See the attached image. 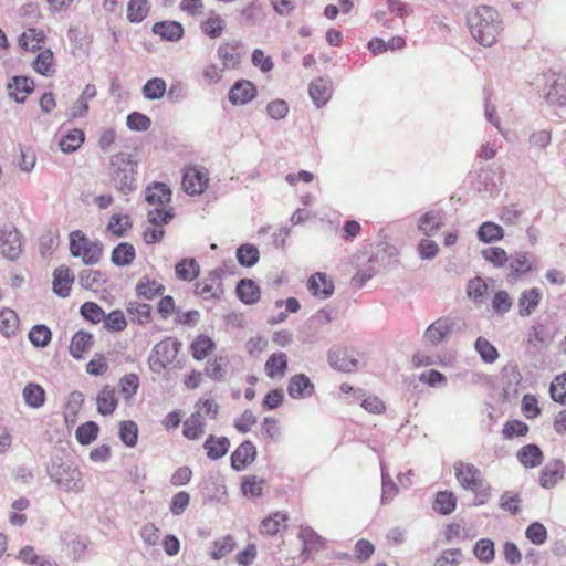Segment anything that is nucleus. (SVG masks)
I'll use <instances>...</instances> for the list:
<instances>
[{"label":"nucleus","instance_id":"obj_1","mask_svg":"<svg viewBox=\"0 0 566 566\" xmlns=\"http://www.w3.org/2000/svg\"><path fill=\"white\" fill-rule=\"evenodd\" d=\"M453 469L461 488L473 493L474 505H483L490 501L492 486L478 467L469 462L457 461Z\"/></svg>","mask_w":566,"mask_h":566},{"label":"nucleus","instance_id":"obj_2","mask_svg":"<svg viewBox=\"0 0 566 566\" xmlns=\"http://www.w3.org/2000/svg\"><path fill=\"white\" fill-rule=\"evenodd\" d=\"M472 36L483 46L493 45L502 30L499 13L491 7H479L469 18Z\"/></svg>","mask_w":566,"mask_h":566},{"label":"nucleus","instance_id":"obj_3","mask_svg":"<svg viewBox=\"0 0 566 566\" xmlns=\"http://www.w3.org/2000/svg\"><path fill=\"white\" fill-rule=\"evenodd\" d=\"M137 165L127 155L117 154L112 157L109 177L114 187L129 193L136 188Z\"/></svg>","mask_w":566,"mask_h":566},{"label":"nucleus","instance_id":"obj_4","mask_svg":"<svg viewBox=\"0 0 566 566\" xmlns=\"http://www.w3.org/2000/svg\"><path fill=\"white\" fill-rule=\"evenodd\" d=\"M180 348L181 343L172 337H167L157 343L148 357V366L150 370L159 375L172 366Z\"/></svg>","mask_w":566,"mask_h":566},{"label":"nucleus","instance_id":"obj_5","mask_svg":"<svg viewBox=\"0 0 566 566\" xmlns=\"http://www.w3.org/2000/svg\"><path fill=\"white\" fill-rule=\"evenodd\" d=\"M70 252L73 256L81 258L85 264H96L103 255V245L76 230L70 234Z\"/></svg>","mask_w":566,"mask_h":566},{"label":"nucleus","instance_id":"obj_6","mask_svg":"<svg viewBox=\"0 0 566 566\" xmlns=\"http://www.w3.org/2000/svg\"><path fill=\"white\" fill-rule=\"evenodd\" d=\"M148 221L151 227H147L143 232V240L146 244H154L160 242L165 237L164 224H168L175 217L174 209H158L149 210Z\"/></svg>","mask_w":566,"mask_h":566},{"label":"nucleus","instance_id":"obj_7","mask_svg":"<svg viewBox=\"0 0 566 566\" xmlns=\"http://www.w3.org/2000/svg\"><path fill=\"white\" fill-rule=\"evenodd\" d=\"M209 184L208 172L198 166H187L182 172L181 186L186 193L196 196L202 193Z\"/></svg>","mask_w":566,"mask_h":566},{"label":"nucleus","instance_id":"obj_8","mask_svg":"<svg viewBox=\"0 0 566 566\" xmlns=\"http://www.w3.org/2000/svg\"><path fill=\"white\" fill-rule=\"evenodd\" d=\"M298 539L303 544V548L300 554L303 562L313 558L315 554L326 547L325 538L318 535L311 526H300Z\"/></svg>","mask_w":566,"mask_h":566},{"label":"nucleus","instance_id":"obj_9","mask_svg":"<svg viewBox=\"0 0 566 566\" xmlns=\"http://www.w3.org/2000/svg\"><path fill=\"white\" fill-rule=\"evenodd\" d=\"M329 365L343 373H353L358 369V359L354 350L346 346H336L328 353Z\"/></svg>","mask_w":566,"mask_h":566},{"label":"nucleus","instance_id":"obj_10","mask_svg":"<svg viewBox=\"0 0 566 566\" xmlns=\"http://www.w3.org/2000/svg\"><path fill=\"white\" fill-rule=\"evenodd\" d=\"M0 250L10 260L18 259L22 252L21 234L11 224L4 226L0 230Z\"/></svg>","mask_w":566,"mask_h":566},{"label":"nucleus","instance_id":"obj_11","mask_svg":"<svg viewBox=\"0 0 566 566\" xmlns=\"http://www.w3.org/2000/svg\"><path fill=\"white\" fill-rule=\"evenodd\" d=\"M217 56L227 70L237 69L244 56L242 42L238 40L222 42L218 46Z\"/></svg>","mask_w":566,"mask_h":566},{"label":"nucleus","instance_id":"obj_12","mask_svg":"<svg viewBox=\"0 0 566 566\" xmlns=\"http://www.w3.org/2000/svg\"><path fill=\"white\" fill-rule=\"evenodd\" d=\"M46 40L48 35L43 29L32 27L20 34L18 44L23 51L34 53L45 49Z\"/></svg>","mask_w":566,"mask_h":566},{"label":"nucleus","instance_id":"obj_13","mask_svg":"<svg viewBox=\"0 0 566 566\" xmlns=\"http://www.w3.org/2000/svg\"><path fill=\"white\" fill-rule=\"evenodd\" d=\"M171 190L164 182H153L146 188V201L158 209H174L169 206L171 201Z\"/></svg>","mask_w":566,"mask_h":566},{"label":"nucleus","instance_id":"obj_14","mask_svg":"<svg viewBox=\"0 0 566 566\" xmlns=\"http://www.w3.org/2000/svg\"><path fill=\"white\" fill-rule=\"evenodd\" d=\"M151 32L163 41L177 42L182 39L185 29L178 21L164 20L155 22L151 27Z\"/></svg>","mask_w":566,"mask_h":566},{"label":"nucleus","instance_id":"obj_15","mask_svg":"<svg viewBox=\"0 0 566 566\" xmlns=\"http://www.w3.org/2000/svg\"><path fill=\"white\" fill-rule=\"evenodd\" d=\"M307 290L314 297L326 300L334 294L335 286L326 273L316 272L308 277Z\"/></svg>","mask_w":566,"mask_h":566},{"label":"nucleus","instance_id":"obj_16","mask_svg":"<svg viewBox=\"0 0 566 566\" xmlns=\"http://www.w3.org/2000/svg\"><path fill=\"white\" fill-rule=\"evenodd\" d=\"M256 458V448L255 446L245 440L241 444L237 447V449L231 454V467L235 471H242L250 464L254 462Z\"/></svg>","mask_w":566,"mask_h":566},{"label":"nucleus","instance_id":"obj_17","mask_svg":"<svg viewBox=\"0 0 566 566\" xmlns=\"http://www.w3.org/2000/svg\"><path fill=\"white\" fill-rule=\"evenodd\" d=\"M536 269L535 258L527 252H517L510 262V280H516Z\"/></svg>","mask_w":566,"mask_h":566},{"label":"nucleus","instance_id":"obj_18","mask_svg":"<svg viewBox=\"0 0 566 566\" xmlns=\"http://www.w3.org/2000/svg\"><path fill=\"white\" fill-rule=\"evenodd\" d=\"M255 85L248 80L237 81L229 91V101L232 105H243L252 101L256 95Z\"/></svg>","mask_w":566,"mask_h":566},{"label":"nucleus","instance_id":"obj_19","mask_svg":"<svg viewBox=\"0 0 566 566\" xmlns=\"http://www.w3.org/2000/svg\"><path fill=\"white\" fill-rule=\"evenodd\" d=\"M8 93L18 103H24L34 91V82L28 76H13L8 85Z\"/></svg>","mask_w":566,"mask_h":566},{"label":"nucleus","instance_id":"obj_20","mask_svg":"<svg viewBox=\"0 0 566 566\" xmlns=\"http://www.w3.org/2000/svg\"><path fill=\"white\" fill-rule=\"evenodd\" d=\"M315 386L304 374L292 376L287 384V394L293 399L311 397L314 394Z\"/></svg>","mask_w":566,"mask_h":566},{"label":"nucleus","instance_id":"obj_21","mask_svg":"<svg viewBox=\"0 0 566 566\" xmlns=\"http://www.w3.org/2000/svg\"><path fill=\"white\" fill-rule=\"evenodd\" d=\"M195 294L203 300H218L223 294L221 280L216 275H210L196 283Z\"/></svg>","mask_w":566,"mask_h":566},{"label":"nucleus","instance_id":"obj_22","mask_svg":"<svg viewBox=\"0 0 566 566\" xmlns=\"http://www.w3.org/2000/svg\"><path fill=\"white\" fill-rule=\"evenodd\" d=\"M118 405L116 389L111 385H105L97 392L96 408L99 415L111 416L115 412Z\"/></svg>","mask_w":566,"mask_h":566},{"label":"nucleus","instance_id":"obj_23","mask_svg":"<svg viewBox=\"0 0 566 566\" xmlns=\"http://www.w3.org/2000/svg\"><path fill=\"white\" fill-rule=\"evenodd\" d=\"M74 283V275L69 266L61 265L53 273V291L61 297H67Z\"/></svg>","mask_w":566,"mask_h":566},{"label":"nucleus","instance_id":"obj_24","mask_svg":"<svg viewBox=\"0 0 566 566\" xmlns=\"http://www.w3.org/2000/svg\"><path fill=\"white\" fill-rule=\"evenodd\" d=\"M565 467L562 461H553L547 463L539 472L538 482L544 489L554 488L559 481L563 480Z\"/></svg>","mask_w":566,"mask_h":566},{"label":"nucleus","instance_id":"obj_25","mask_svg":"<svg viewBox=\"0 0 566 566\" xmlns=\"http://www.w3.org/2000/svg\"><path fill=\"white\" fill-rule=\"evenodd\" d=\"M31 66L34 72L42 76H53L56 72V63L53 51L49 48H45L38 52V55L31 63Z\"/></svg>","mask_w":566,"mask_h":566},{"label":"nucleus","instance_id":"obj_26","mask_svg":"<svg viewBox=\"0 0 566 566\" xmlns=\"http://www.w3.org/2000/svg\"><path fill=\"white\" fill-rule=\"evenodd\" d=\"M453 325L448 317L438 318L426 329V340L431 345H438L452 332Z\"/></svg>","mask_w":566,"mask_h":566},{"label":"nucleus","instance_id":"obj_27","mask_svg":"<svg viewBox=\"0 0 566 566\" xmlns=\"http://www.w3.org/2000/svg\"><path fill=\"white\" fill-rule=\"evenodd\" d=\"M289 515L283 512H274L264 517L260 524V533L266 536H275L282 530L287 528Z\"/></svg>","mask_w":566,"mask_h":566},{"label":"nucleus","instance_id":"obj_28","mask_svg":"<svg viewBox=\"0 0 566 566\" xmlns=\"http://www.w3.org/2000/svg\"><path fill=\"white\" fill-rule=\"evenodd\" d=\"M206 454L211 460L224 457L230 449V441L227 437L209 434L203 443Z\"/></svg>","mask_w":566,"mask_h":566},{"label":"nucleus","instance_id":"obj_29","mask_svg":"<svg viewBox=\"0 0 566 566\" xmlns=\"http://www.w3.org/2000/svg\"><path fill=\"white\" fill-rule=\"evenodd\" d=\"M264 371L271 379H281L287 371V356L285 353H274L265 361Z\"/></svg>","mask_w":566,"mask_h":566},{"label":"nucleus","instance_id":"obj_30","mask_svg":"<svg viewBox=\"0 0 566 566\" xmlns=\"http://www.w3.org/2000/svg\"><path fill=\"white\" fill-rule=\"evenodd\" d=\"M516 458L524 468L533 469L542 464L544 454L538 446L530 443L517 451Z\"/></svg>","mask_w":566,"mask_h":566},{"label":"nucleus","instance_id":"obj_31","mask_svg":"<svg viewBox=\"0 0 566 566\" xmlns=\"http://www.w3.org/2000/svg\"><path fill=\"white\" fill-rule=\"evenodd\" d=\"M206 430V421L199 411L192 412L182 426V434L188 440H198L201 438Z\"/></svg>","mask_w":566,"mask_h":566},{"label":"nucleus","instance_id":"obj_32","mask_svg":"<svg viewBox=\"0 0 566 566\" xmlns=\"http://www.w3.org/2000/svg\"><path fill=\"white\" fill-rule=\"evenodd\" d=\"M93 335L85 331L76 332L69 346V352L75 359H82L84 354L93 346Z\"/></svg>","mask_w":566,"mask_h":566},{"label":"nucleus","instance_id":"obj_33","mask_svg":"<svg viewBox=\"0 0 566 566\" xmlns=\"http://www.w3.org/2000/svg\"><path fill=\"white\" fill-rule=\"evenodd\" d=\"M542 300V293L539 289L532 287L521 293L518 297V314L521 316L531 315L538 306Z\"/></svg>","mask_w":566,"mask_h":566},{"label":"nucleus","instance_id":"obj_34","mask_svg":"<svg viewBox=\"0 0 566 566\" xmlns=\"http://www.w3.org/2000/svg\"><path fill=\"white\" fill-rule=\"evenodd\" d=\"M266 480L254 474L245 475L241 481V492L245 497L256 499L263 495Z\"/></svg>","mask_w":566,"mask_h":566},{"label":"nucleus","instance_id":"obj_35","mask_svg":"<svg viewBox=\"0 0 566 566\" xmlns=\"http://www.w3.org/2000/svg\"><path fill=\"white\" fill-rule=\"evenodd\" d=\"M53 475L56 482L66 489H76L78 488V482H81V472L77 468L71 465L59 467Z\"/></svg>","mask_w":566,"mask_h":566},{"label":"nucleus","instance_id":"obj_36","mask_svg":"<svg viewBox=\"0 0 566 566\" xmlns=\"http://www.w3.org/2000/svg\"><path fill=\"white\" fill-rule=\"evenodd\" d=\"M150 9L149 0H129L127 3V20L130 23H140L148 17Z\"/></svg>","mask_w":566,"mask_h":566},{"label":"nucleus","instance_id":"obj_37","mask_svg":"<svg viewBox=\"0 0 566 566\" xmlns=\"http://www.w3.org/2000/svg\"><path fill=\"white\" fill-rule=\"evenodd\" d=\"M216 349V343L207 335H198L190 345V353L196 360H202Z\"/></svg>","mask_w":566,"mask_h":566},{"label":"nucleus","instance_id":"obj_38","mask_svg":"<svg viewBox=\"0 0 566 566\" xmlns=\"http://www.w3.org/2000/svg\"><path fill=\"white\" fill-rule=\"evenodd\" d=\"M175 272L179 280L191 282L199 276L200 266L195 259L187 258L176 264Z\"/></svg>","mask_w":566,"mask_h":566},{"label":"nucleus","instance_id":"obj_39","mask_svg":"<svg viewBox=\"0 0 566 566\" xmlns=\"http://www.w3.org/2000/svg\"><path fill=\"white\" fill-rule=\"evenodd\" d=\"M136 258V251L133 244L122 242L116 245L112 251L111 260L117 266L129 265Z\"/></svg>","mask_w":566,"mask_h":566},{"label":"nucleus","instance_id":"obj_40","mask_svg":"<svg viewBox=\"0 0 566 566\" xmlns=\"http://www.w3.org/2000/svg\"><path fill=\"white\" fill-rule=\"evenodd\" d=\"M547 103L555 106H566V74L558 75L546 95Z\"/></svg>","mask_w":566,"mask_h":566},{"label":"nucleus","instance_id":"obj_41","mask_svg":"<svg viewBox=\"0 0 566 566\" xmlns=\"http://www.w3.org/2000/svg\"><path fill=\"white\" fill-rule=\"evenodd\" d=\"M85 140V133L80 128H74L67 132L59 143L60 149L65 154H71L77 150Z\"/></svg>","mask_w":566,"mask_h":566},{"label":"nucleus","instance_id":"obj_42","mask_svg":"<svg viewBox=\"0 0 566 566\" xmlns=\"http://www.w3.org/2000/svg\"><path fill=\"white\" fill-rule=\"evenodd\" d=\"M239 298L245 304H254L260 300V287L252 280H241L237 286Z\"/></svg>","mask_w":566,"mask_h":566},{"label":"nucleus","instance_id":"obj_43","mask_svg":"<svg viewBox=\"0 0 566 566\" xmlns=\"http://www.w3.org/2000/svg\"><path fill=\"white\" fill-rule=\"evenodd\" d=\"M224 29L226 22L223 18L216 12H210L207 19L201 23L202 32L211 39L221 36Z\"/></svg>","mask_w":566,"mask_h":566},{"label":"nucleus","instance_id":"obj_44","mask_svg":"<svg viewBox=\"0 0 566 566\" xmlns=\"http://www.w3.org/2000/svg\"><path fill=\"white\" fill-rule=\"evenodd\" d=\"M308 93L318 107L325 105L332 95L329 85L323 78L313 81L310 84Z\"/></svg>","mask_w":566,"mask_h":566},{"label":"nucleus","instance_id":"obj_45","mask_svg":"<svg viewBox=\"0 0 566 566\" xmlns=\"http://www.w3.org/2000/svg\"><path fill=\"white\" fill-rule=\"evenodd\" d=\"M165 290V286L155 279L144 276L136 285V293L138 296L151 300L157 295H160Z\"/></svg>","mask_w":566,"mask_h":566},{"label":"nucleus","instance_id":"obj_46","mask_svg":"<svg viewBox=\"0 0 566 566\" xmlns=\"http://www.w3.org/2000/svg\"><path fill=\"white\" fill-rule=\"evenodd\" d=\"M19 329V317L11 308H2L0 311V333L10 337L15 335Z\"/></svg>","mask_w":566,"mask_h":566},{"label":"nucleus","instance_id":"obj_47","mask_svg":"<svg viewBox=\"0 0 566 566\" xmlns=\"http://www.w3.org/2000/svg\"><path fill=\"white\" fill-rule=\"evenodd\" d=\"M229 361L223 356H216L209 360L205 367V375L212 380L220 381L226 376V369Z\"/></svg>","mask_w":566,"mask_h":566},{"label":"nucleus","instance_id":"obj_48","mask_svg":"<svg viewBox=\"0 0 566 566\" xmlns=\"http://www.w3.org/2000/svg\"><path fill=\"white\" fill-rule=\"evenodd\" d=\"M23 398L32 408H40L45 402V391L38 384H28L23 389Z\"/></svg>","mask_w":566,"mask_h":566},{"label":"nucleus","instance_id":"obj_49","mask_svg":"<svg viewBox=\"0 0 566 566\" xmlns=\"http://www.w3.org/2000/svg\"><path fill=\"white\" fill-rule=\"evenodd\" d=\"M457 506V497L452 492L440 491L437 493L433 509L440 514H451Z\"/></svg>","mask_w":566,"mask_h":566},{"label":"nucleus","instance_id":"obj_50","mask_svg":"<svg viewBox=\"0 0 566 566\" xmlns=\"http://www.w3.org/2000/svg\"><path fill=\"white\" fill-rule=\"evenodd\" d=\"M99 427L94 421H86L77 427L75 437L78 443L87 446L97 439Z\"/></svg>","mask_w":566,"mask_h":566},{"label":"nucleus","instance_id":"obj_51","mask_svg":"<svg viewBox=\"0 0 566 566\" xmlns=\"http://www.w3.org/2000/svg\"><path fill=\"white\" fill-rule=\"evenodd\" d=\"M260 434L268 443L277 441L282 434L279 421L272 417L264 418L261 424Z\"/></svg>","mask_w":566,"mask_h":566},{"label":"nucleus","instance_id":"obj_52","mask_svg":"<svg viewBox=\"0 0 566 566\" xmlns=\"http://www.w3.org/2000/svg\"><path fill=\"white\" fill-rule=\"evenodd\" d=\"M478 237L481 241L490 243L501 240L504 237V231L499 224L488 221L480 226Z\"/></svg>","mask_w":566,"mask_h":566},{"label":"nucleus","instance_id":"obj_53","mask_svg":"<svg viewBox=\"0 0 566 566\" xmlns=\"http://www.w3.org/2000/svg\"><path fill=\"white\" fill-rule=\"evenodd\" d=\"M237 543L232 535H226L213 542L211 557L221 559L229 555L235 547Z\"/></svg>","mask_w":566,"mask_h":566},{"label":"nucleus","instance_id":"obj_54","mask_svg":"<svg viewBox=\"0 0 566 566\" xmlns=\"http://www.w3.org/2000/svg\"><path fill=\"white\" fill-rule=\"evenodd\" d=\"M166 90V82L163 78L155 77L145 83L143 95L147 99H159L165 95Z\"/></svg>","mask_w":566,"mask_h":566},{"label":"nucleus","instance_id":"obj_55","mask_svg":"<svg viewBox=\"0 0 566 566\" xmlns=\"http://www.w3.org/2000/svg\"><path fill=\"white\" fill-rule=\"evenodd\" d=\"M473 553L479 560L490 563L495 556L494 543L489 538L479 539L474 545Z\"/></svg>","mask_w":566,"mask_h":566},{"label":"nucleus","instance_id":"obj_56","mask_svg":"<svg viewBox=\"0 0 566 566\" xmlns=\"http://www.w3.org/2000/svg\"><path fill=\"white\" fill-rule=\"evenodd\" d=\"M28 337L35 347H45L52 339V333L45 325H35L30 329Z\"/></svg>","mask_w":566,"mask_h":566},{"label":"nucleus","instance_id":"obj_57","mask_svg":"<svg viewBox=\"0 0 566 566\" xmlns=\"http://www.w3.org/2000/svg\"><path fill=\"white\" fill-rule=\"evenodd\" d=\"M237 259L243 266H253L259 261V250L253 244H242L237 250Z\"/></svg>","mask_w":566,"mask_h":566},{"label":"nucleus","instance_id":"obj_58","mask_svg":"<svg viewBox=\"0 0 566 566\" xmlns=\"http://www.w3.org/2000/svg\"><path fill=\"white\" fill-rule=\"evenodd\" d=\"M132 228L130 219L127 214H113L108 221L107 230L116 237H122Z\"/></svg>","mask_w":566,"mask_h":566},{"label":"nucleus","instance_id":"obj_59","mask_svg":"<svg viewBox=\"0 0 566 566\" xmlns=\"http://www.w3.org/2000/svg\"><path fill=\"white\" fill-rule=\"evenodd\" d=\"M122 395L126 400L136 395L139 388V378L136 374H126L118 382Z\"/></svg>","mask_w":566,"mask_h":566},{"label":"nucleus","instance_id":"obj_60","mask_svg":"<svg viewBox=\"0 0 566 566\" xmlns=\"http://www.w3.org/2000/svg\"><path fill=\"white\" fill-rule=\"evenodd\" d=\"M119 437L124 444L134 447L138 440V428L134 421H123L119 428Z\"/></svg>","mask_w":566,"mask_h":566},{"label":"nucleus","instance_id":"obj_61","mask_svg":"<svg viewBox=\"0 0 566 566\" xmlns=\"http://www.w3.org/2000/svg\"><path fill=\"white\" fill-rule=\"evenodd\" d=\"M549 394L554 401L566 403V373L555 377L551 384Z\"/></svg>","mask_w":566,"mask_h":566},{"label":"nucleus","instance_id":"obj_62","mask_svg":"<svg viewBox=\"0 0 566 566\" xmlns=\"http://www.w3.org/2000/svg\"><path fill=\"white\" fill-rule=\"evenodd\" d=\"M442 226V218L438 212H427L419 221V229L424 234H431L432 232L440 229Z\"/></svg>","mask_w":566,"mask_h":566},{"label":"nucleus","instance_id":"obj_63","mask_svg":"<svg viewBox=\"0 0 566 566\" xmlns=\"http://www.w3.org/2000/svg\"><path fill=\"white\" fill-rule=\"evenodd\" d=\"M127 312L139 324H145L150 319L151 307L146 303L133 302L129 303Z\"/></svg>","mask_w":566,"mask_h":566},{"label":"nucleus","instance_id":"obj_64","mask_svg":"<svg viewBox=\"0 0 566 566\" xmlns=\"http://www.w3.org/2000/svg\"><path fill=\"white\" fill-rule=\"evenodd\" d=\"M461 556V549L459 548L446 549L436 558L434 566H457Z\"/></svg>","mask_w":566,"mask_h":566}]
</instances>
